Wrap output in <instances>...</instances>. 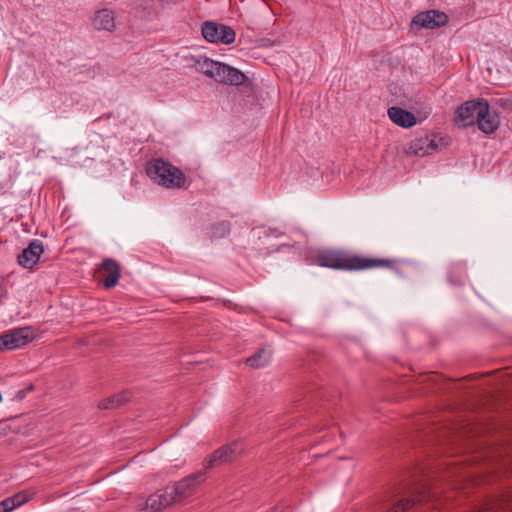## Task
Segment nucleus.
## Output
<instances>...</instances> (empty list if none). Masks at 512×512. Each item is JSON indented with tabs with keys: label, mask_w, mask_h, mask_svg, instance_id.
I'll list each match as a JSON object with an SVG mask.
<instances>
[{
	"label": "nucleus",
	"mask_w": 512,
	"mask_h": 512,
	"mask_svg": "<svg viewBox=\"0 0 512 512\" xmlns=\"http://www.w3.org/2000/svg\"><path fill=\"white\" fill-rule=\"evenodd\" d=\"M43 253V243L38 239H33L18 255L17 262L23 268L32 269L38 263Z\"/></svg>",
	"instance_id": "obj_11"
},
{
	"label": "nucleus",
	"mask_w": 512,
	"mask_h": 512,
	"mask_svg": "<svg viewBox=\"0 0 512 512\" xmlns=\"http://www.w3.org/2000/svg\"><path fill=\"white\" fill-rule=\"evenodd\" d=\"M409 150L412 154L418 156L428 155V149L425 148L424 136L417 137L411 141Z\"/></svg>",
	"instance_id": "obj_22"
},
{
	"label": "nucleus",
	"mask_w": 512,
	"mask_h": 512,
	"mask_svg": "<svg viewBox=\"0 0 512 512\" xmlns=\"http://www.w3.org/2000/svg\"><path fill=\"white\" fill-rule=\"evenodd\" d=\"M262 251H263V248H260V250H258V254H262Z\"/></svg>",
	"instance_id": "obj_34"
},
{
	"label": "nucleus",
	"mask_w": 512,
	"mask_h": 512,
	"mask_svg": "<svg viewBox=\"0 0 512 512\" xmlns=\"http://www.w3.org/2000/svg\"><path fill=\"white\" fill-rule=\"evenodd\" d=\"M487 101L488 100L484 98H478L461 104L455 111V123L464 128L475 125L476 117L479 115L480 109L485 106Z\"/></svg>",
	"instance_id": "obj_7"
},
{
	"label": "nucleus",
	"mask_w": 512,
	"mask_h": 512,
	"mask_svg": "<svg viewBox=\"0 0 512 512\" xmlns=\"http://www.w3.org/2000/svg\"><path fill=\"white\" fill-rule=\"evenodd\" d=\"M93 25L98 30L112 31L115 28L113 12L109 9L97 11L93 18Z\"/></svg>",
	"instance_id": "obj_17"
},
{
	"label": "nucleus",
	"mask_w": 512,
	"mask_h": 512,
	"mask_svg": "<svg viewBox=\"0 0 512 512\" xmlns=\"http://www.w3.org/2000/svg\"><path fill=\"white\" fill-rule=\"evenodd\" d=\"M171 499L166 488L159 490L146 499L145 508H149L154 512H161L163 508L172 505Z\"/></svg>",
	"instance_id": "obj_15"
},
{
	"label": "nucleus",
	"mask_w": 512,
	"mask_h": 512,
	"mask_svg": "<svg viewBox=\"0 0 512 512\" xmlns=\"http://www.w3.org/2000/svg\"><path fill=\"white\" fill-rule=\"evenodd\" d=\"M219 61H214L208 57H200L196 60L195 66L196 69L205 74L206 76L215 80L216 78V70L218 69Z\"/></svg>",
	"instance_id": "obj_19"
},
{
	"label": "nucleus",
	"mask_w": 512,
	"mask_h": 512,
	"mask_svg": "<svg viewBox=\"0 0 512 512\" xmlns=\"http://www.w3.org/2000/svg\"><path fill=\"white\" fill-rule=\"evenodd\" d=\"M280 43L278 39H270V38H258V48H266L277 45Z\"/></svg>",
	"instance_id": "obj_28"
},
{
	"label": "nucleus",
	"mask_w": 512,
	"mask_h": 512,
	"mask_svg": "<svg viewBox=\"0 0 512 512\" xmlns=\"http://www.w3.org/2000/svg\"><path fill=\"white\" fill-rule=\"evenodd\" d=\"M201 32L204 39L210 43L230 45L236 37L235 31L230 26L214 21L203 22Z\"/></svg>",
	"instance_id": "obj_6"
},
{
	"label": "nucleus",
	"mask_w": 512,
	"mask_h": 512,
	"mask_svg": "<svg viewBox=\"0 0 512 512\" xmlns=\"http://www.w3.org/2000/svg\"><path fill=\"white\" fill-rule=\"evenodd\" d=\"M432 13H433V18L435 20V28H439V27H442L444 25H446V23L448 22V16L443 13V12H440L438 10H432Z\"/></svg>",
	"instance_id": "obj_25"
},
{
	"label": "nucleus",
	"mask_w": 512,
	"mask_h": 512,
	"mask_svg": "<svg viewBox=\"0 0 512 512\" xmlns=\"http://www.w3.org/2000/svg\"><path fill=\"white\" fill-rule=\"evenodd\" d=\"M387 114L394 124L405 129L411 128L417 123V119L412 112L398 106L388 108Z\"/></svg>",
	"instance_id": "obj_12"
},
{
	"label": "nucleus",
	"mask_w": 512,
	"mask_h": 512,
	"mask_svg": "<svg viewBox=\"0 0 512 512\" xmlns=\"http://www.w3.org/2000/svg\"><path fill=\"white\" fill-rule=\"evenodd\" d=\"M35 339L30 326L15 328L0 335V352L22 348Z\"/></svg>",
	"instance_id": "obj_5"
},
{
	"label": "nucleus",
	"mask_w": 512,
	"mask_h": 512,
	"mask_svg": "<svg viewBox=\"0 0 512 512\" xmlns=\"http://www.w3.org/2000/svg\"><path fill=\"white\" fill-rule=\"evenodd\" d=\"M146 173L153 182L167 189L185 187L186 176L182 170L162 158H154L148 161Z\"/></svg>",
	"instance_id": "obj_2"
},
{
	"label": "nucleus",
	"mask_w": 512,
	"mask_h": 512,
	"mask_svg": "<svg viewBox=\"0 0 512 512\" xmlns=\"http://www.w3.org/2000/svg\"><path fill=\"white\" fill-rule=\"evenodd\" d=\"M248 80V77L239 69L229 66L228 64H225L223 62H220V64L218 65L215 78L216 82L239 86L246 85Z\"/></svg>",
	"instance_id": "obj_10"
},
{
	"label": "nucleus",
	"mask_w": 512,
	"mask_h": 512,
	"mask_svg": "<svg viewBox=\"0 0 512 512\" xmlns=\"http://www.w3.org/2000/svg\"><path fill=\"white\" fill-rule=\"evenodd\" d=\"M245 453V444L243 441L236 440L230 444L223 445L216 449L204 460V467L211 469L223 464H229L236 461Z\"/></svg>",
	"instance_id": "obj_4"
},
{
	"label": "nucleus",
	"mask_w": 512,
	"mask_h": 512,
	"mask_svg": "<svg viewBox=\"0 0 512 512\" xmlns=\"http://www.w3.org/2000/svg\"><path fill=\"white\" fill-rule=\"evenodd\" d=\"M247 365L251 367L256 366V353L252 354L249 358L246 360Z\"/></svg>",
	"instance_id": "obj_30"
},
{
	"label": "nucleus",
	"mask_w": 512,
	"mask_h": 512,
	"mask_svg": "<svg viewBox=\"0 0 512 512\" xmlns=\"http://www.w3.org/2000/svg\"><path fill=\"white\" fill-rule=\"evenodd\" d=\"M425 148L428 149V154L438 149V144L435 141V137L430 138L428 135L424 136Z\"/></svg>",
	"instance_id": "obj_29"
},
{
	"label": "nucleus",
	"mask_w": 512,
	"mask_h": 512,
	"mask_svg": "<svg viewBox=\"0 0 512 512\" xmlns=\"http://www.w3.org/2000/svg\"><path fill=\"white\" fill-rule=\"evenodd\" d=\"M211 236L214 238H223L230 232V223L227 221L217 222L210 227Z\"/></svg>",
	"instance_id": "obj_21"
},
{
	"label": "nucleus",
	"mask_w": 512,
	"mask_h": 512,
	"mask_svg": "<svg viewBox=\"0 0 512 512\" xmlns=\"http://www.w3.org/2000/svg\"><path fill=\"white\" fill-rule=\"evenodd\" d=\"M270 254V251L269 250H266L265 251V255H269Z\"/></svg>",
	"instance_id": "obj_35"
},
{
	"label": "nucleus",
	"mask_w": 512,
	"mask_h": 512,
	"mask_svg": "<svg viewBox=\"0 0 512 512\" xmlns=\"http://www.w3.org/2000/svg\"><path fill=\"white\" fill-rule=\"evenodd\" d=\"M281 247H290L288 244H280L277 246L276 251H279Z\"/></svg>",
	"instance_id": "obj_32"
},
{
	"label": "nucleus",
	"mask_w": 512,
	"mask_h": 512,
	"mask_svg": "<svg viewBox=\"0 0 512 512\" xmlns=\"http://www.w3.org/2000/svg\"><path fill=\"white\" fill-rule=\"evenodd\" d=\"M205 478L206 473L198 471L184 477L171 486H167V492L170 494V498H172L171 503H180L192 497L197 492L198 487L205 481Z\"/></svg>",
	"instance_id": "obj_3"
},
{
	"label": "nucleus",
	"mask_w": 512,
	"mask_h": 512,
	"mask_svg": "<svg viewBox=\"0 0 512 512\" xmlns=\"http://www.w3.org/2000/svg\"><path fill=\"white\" fill-rule=\"evenodd\" d=\"M272 91H273V93H274L275 95H277V91H276L274 88H273V90H272Z\"/></svg>",
	"instance_id": "obj_36"
},
{
	"label": "nucleus",
	"mask_w": 512,
	"mask_h": 512,
	"mask_svg": "<svg viewBox=\"0 0 512 512\" xmlns=\"http://www.w3.org/2000/svg\"><path fill=\"white\" fill-rule=\"evenodd\" d=\"M447 279L451 285L463 286L467 279V265L464 261L452 262L448 267Z\"/></svg>",
	"instance_id": "obj_14"
},
{
	"label": "nucleus",
	"mask_w": 512,
	"mask_h": 512,
	"mask_svg": "<svg viewBox=\"0 0 512 512\" xmlns=\"http://www.w3.org/2000/svg\"><path fill=\"white\" fill-rule=\"evenodd\" d=\"M258 11H260V13L265 16H269L270 12H272V16L275 15L267 0H258Z\"/></svg>",
	"instance_id": "obj_27"
},
{
	"label": "nucleus",
	"mask_w": 512,
	"mask_h": 512,
	"mask_svg": "<svg viewBox=\"0 0 512 512\" xmlns=\"http://www.w3.org/2000/svg\"><path fill=\"white\" fill-rule=\"evenodd\" d=\"M475 124L482 133L487 135L494 133L499 128V114L496 110L490 108L488 101L485 106L480 109Z\"/></svg>",
	"instance_id": "obj_9"
},
{
	"label": "nucleus",
	"mask_w": 512,
	"mask_h": 512,
	"mask_svg": "<svg viewBox=\"0 0 512 512\" xmlns=\"http://www.w3.org/2000/svg\"><path fill=\"white\" fill-rule=\"evenodd\" d=\"M273 349L270 345L258 348V368L269 364L272 359Z\"/></svg>",
	"instance_id": "obj_23"
},
{
	"label": "nucleus",
	"mask_w": 512,
	"mask_h": 512,
	"mask_svg": "<svg viewBox=\"0 0 512 512\" xmlns=\"http://www.w3.org/2000/svg\"><path fill=\"white\" fill-rule=\"evenodd\" d=\"M101 268L104 274L102 283L106 289H111L118 284L121 276L120 267L118 263L111 259L106 258L101 264Z\"/></svg>",
	"instance_id": "obj_13"
},
{
	"label": "nucleus",
	"mask_w": 512,
	"mask_h": 512,
	"mask_svg": "<svg viewBox=\"0 0 512 512\" xmlns=\"http://www.w3.org/2000/svg\"><path fill=\"white\" fill-rule=\"evenodd\" d=\"M33 496L32 492L29 491H20L10 497L5 498L0 502L3 511L11 512L14 509L24 505L27 503Z\"/></svg>",
	"instance_id": "obj_16"
},
{
	"label": "nucleus",
	"mask_w": 512,
	"mask_h": 512,
	"mask_svg": "<svg viewBox=\"0 0 512 512\" xmlns=\"http://www.w3.org/2000/svg\"><path fill=\"white\" fill-rule=\"evenodd\" d=\"M507 58L512 62V49L506 52Z\"/></svg>",
	"instance_id": "obj_31"
},
{
	"label": "nucleus",
	"mask_w": 512,
	"mask_h": 512,
	"mask_svg": "<svg viewBox=\"0 0 512 512\" xmlns=\"http://www.w3.org/2000/svg\"><path fill=\"white\" fill-rule=\"evenodd\" d=\"M316 263L321 267L344 271H362L373 268H393L394 259L362 256L347 250L323 249L315 256Z\"/></svg>",
	"instance_id": "obj_1"
},
{
	"label": "nucleus",
	"mask_w": 512,
	"mask_h": 512,
	"mask_svg": "<svg viewBox=\"0 0 512 512\" xmlns=\"http://www.w3.org/2000/svg\"><path fill=\"white\" fill-rule=\"evenodd\" d=\"M270 512H280L278 507H274L270 510Z\"/></svg>",
	"instance_id": "obj_33"
},
{
	"label": "nucleus",
	"mask_w": 512,
	"mask_h": 512,
	"mask_svg": "<svg viewBox=\"0 0 512 512\" xmlns=\"http://www.w3.org/2000/svg\"><path fill=\"white\" fill-rule=\"evenodd\" d=\"M35 389V386L33 384H29L26 388L20 389L16 392V394L13 397L14 401L20 402L24 400L28 393L32 392Z\"/></svg>",
	"instance_id": "obj_26"
},
{
	"label": "nucleus",
	"mask_w": 512,
	"mask_h": 512,
	"mask_svg": "<svg viewBox=\"0 0 512 512\" xmlns=\"http://www.w3.org/2000/svg\"><path fill=\"white\" fill-rule=\"evenodd\" d=\"M283 233L281 231H279L277 228H270V227H266L264 225H258V239H261L262 237H279L281 236Z\"/></svg>",
	"instance_id": "obj_24"
},
{
	"label": "nucleus",
	"mask_w": 512,
	"mask_h": 512,
	"mask_svg": "<svg viewBox=\"0 0 512 512\" xmlns=\"http://www.w3.org/2000/svg\"><path fill=\"white\" fill-rule=\"evenodd\" d=\"M131 398V393L129 391H122L120 393L111 395L103 400H101L98 404L99 409H116L123 405H125Z\"/></svg>",
	"instance_id": "obj_18"
},
{
	"label": "nucleus",
	"mask_w": 512,
	"mask_h": 512,
	"mask_svg": "<svg viewBox=\"0 0 512 512\" xmlns=\"http://www.w3.org/2000/svg\"><path fill=\"white\" fill-rule=\"evenodd\" d=\"M412 25H418L427 29H434L436 24L432 10L417 14L412 20Z\"/></svg>",
	"instance_id": "obj_20"
},
{
	"label": "nucleus",
	"mask_w": 512,
	"mask_h": 512,
	"mask_svg": "<svg viewBox=\"0 0 512 512\" xmlns=\"http://www.w3.org/2000/svg\"><path fill=\"white\" fill-rule=\"evenodd\" d=\"M400 493L399 490L394 491L380 506V512H404L426 498L425 492H417L411 497L396 500Z\"/></svg>",
	"instance_id": "obj_8"
}]
</instances>
